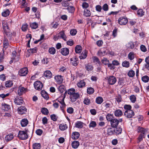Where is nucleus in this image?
<instances>
[{
  "instance_id": "obj_1",
  "label": "nucleus",
  "mask_w": 149,
  "mask_h": 149,
  "mask_svg": "<svg viewBox=\"0 0 149 149\" xmlns=\"http://www.w3.org/2000/svg\"><path fill=\"white\" fill-rule=\"evenodd\" d=\"M18 136L19 139L21 140H24L27 139L28 137L27 131H19L18 133Z\"/></svg>"
},
{
  "instance_id": "obj_2",
  "label": "nucleus",
  "mask_w": 149,
  "mask_h": 149,
  "mask_svg": "<svg viewBox=\"0 0 149 149\" xmlns=\"http://www.w3.org/2000/svg\"><path fill=\"white\" fill-rule=\"evenodd\" d=\"M134 115V112L132 110H127L124 113V115L125 117L128 118H132Z\"/></svg>"
},
{
  "instance_id": "obj_3",
  "label": "nucleus",
  "mask_w": 149,
  "mask_h": 149,
  "mask_svg": "<svg viewBox=\"0 0 149 149\" xmlns=\"http://www.w3.org/2000/svg\"><path fill=\"white\" fill-rule=\"evenodd\" d=\"M34 85L35 89L38 90H42L43 87L42 84L39 81L35 82L34 83Z\"/></svg>"
},
{
  "instance_id": "obj_4",
  "label": "nucleus",
  "mask_w": 149,
  "mask_h": 149,
  "mask_svg": "<svg viewBox=\"0 0 149 149\" xmlns=\"http://www.w3.org/2000/svg\"><path fill=\"white\" fill-rule=\"evenodd\" d=\"M28 72L27 68L25 67L20 69L19 71V74L21 76H25Z\"/></svg>"
},
{
  "instance_id": "obj_5",
  "label": "nucleus",
  "mask_w": 149,
  "mask_h": 149,
  "mask_svg": "<svg viewBox=\"0 0 149 149\" xmlns=\"http://www.w3.org/2000/svg\"><path fill=\"white\" fill-rule=\"evenodd\" d=\"M118 22L120 25H125L128 22V19L126 17H121L119 18Z\"/></svg>"
},
{
  "instance_id": "obj_6",
  "label": "nucleus",
  "mask_w": 149,
  "mask_h": 149,
  "mask_svg": "<svg viewBox=\"0 0 149 149\" xmlns=\"http://www.w3.org/2000/svg\"><path fill=\"white\" fill-rule=\"evenodd\" d=\"M116 78L113 76H109L108 79V82L109 84L110 85H113L116 82Z\"/></svg>"
},
{
  "instance_id": "obj_7",
  "label": "nucleus",
  "mask_w": 149,
  "mask_h": 149,
  "mask_svg": "<svg viewBox=\"0 0 149 149\" xmlns=\"http://www.w3.org/2000/svg\"><path fill=\"white\" fill-rule=\"evenodd\" d=\"M17 112L20 114H25L27 112V109L25 107L22 106L18 108Z\"/></svg>"
},
{
  "instance_id": "obj_8",
  "label": "nucleus",
  "mask_w": 149,
  "mask_h": 149,
  "mask_svg": "<svg viewBox=\"0 0 149 149\" xmlns=\"http://www.w3.org/2000/svg\"><path fill=\"white\" fill-rule=\"evenodd\" d=\"M136 130L138 132L141 133V134H145L146 132L147 131V129L139 126H136Z\"/></svg>"
},
{
  "instance_id": "obj_9",
  "label": "nucleus",
  "mask_w": 149,
  "mask_h": 149,
  "mask_svg": "<svg viewBox=\"0 0 149 149\" xmlns=\"http://www.w3.org/2000/svg\"><path fill=\"white\" fill-rule=\"evenodd\" d=\"M79 94L77 93H75L73 95L70 96V97L71 101L73 102H75L79 98Z\"/></svg>"
},
{
  "instance_id": "obj_10",
  "label": "nucleus",
  "mask_w": 149,
  "mask_h": 149,
  "mask_svg": "<svg viewBox=\"0 0 149 149\" xmlns=\"http://www.w3.org/2000/svg\"><path fill=\"white\" fill-rule=\"evenodd\" d=\"M110 122L111 126L113 128L116 127L119 123L118 120L116 118L113 119Z\"/></svg>"
},
{
  "instance_id": "obj_11",
  "label": "nucleus",
  "mask_w": 149,
  "mask_h": 149,
  "mask_svg": "<svg viewBox=\"0 0 149 149\" xmlns=\"http://www.w3.org/2000/svg\"><path fill=\"white\" fill-rule=\"evenodd\" d=\"M27 91V89L21 86H20L18 88L17 91L18 94L21 95H22L24 93Z\"/></svg>"
},
{
  "instance_id": "obj_12",
  "label": "nucleus",
  "mask_w": 149,
  "mask_h": 149,
  "mask_svg": "<svg viewBox=\"0 0 149 149\" xmlns=\"http://www.w3.org/2000/svg\"><path fill=\"white\" fill-rule=\"evenodd\" d=\"M58 37L59 38H62L64 40L66 41L67 37L65 35L64 31H62L58 34Z\"/></svg>"
},
{
  "instance_id": "obj_13",
  "label": "nucleus",
  "mask_w": 149,
  "mask_h": 149,
  "mask_svg": "<svg viewBox=\"0 0 149 149\" xmlns=\"http://www.w3.org/2000/svg\"><path fill=\"white\" fill-rule=\"evenodd\" d=\"M64 99L65 97H64L62 99H59L57 100L61 104V106H60V108L61 110L63 111V108L65 107L66 106V105L64 102Z\"/></svg>"
},
{
  "instance_id": "obj_14",
  "label": "nucleus",
  "mask_w": 149,
  "mask_h": 149,
  "mask_svg": "<svg viewBox=\"0 0 149 149\" xmlns=\"http://www.w3.org/2000/svg\"><path fill=\"white\" fill-rule=\"evenodd\" d=\"M23 101L22 98L21 97H16L15 99L14 102L17 105H22L23 103Z\"/></svg>"
},
{
  "instance_id": "obj_15",
  "label": "nucleus",
  "mask_w": 149,
  "mask_h": 149,
  "mask_svg": "<svg viewBox=\"0 0 149 149\" xmlns=\"http://www.w3.org/2000/svg\"><path fill=\"white\" fill-rule=\"evenodd\" d=\"M107 49L105 48H102L98 51L97 54L100 56H103L106 54Z\"/></svg>"
},
{
  "instance_id": "obj_16",
  "label": "nucleus",
  "mask_w": 149,
  "mask_h": 149,
  "mask_svg": "<svg viewBox=\"0 0 149 149\" xmlns=\"http://www.w3.org/2000/svg\"><path fill=\"white\" fill-rule=\"evenodd\" d=\"M70 61L72 64L74 66H76L78 64V58L75 57L71 58Z\"/></svg>"
},
{
  "instance_id": "obj_17",
  "label": "nucleus",
  "mask_w": 149,
  "mask_h": 149,
  "mask_svg": "<svg viewBox=\"0 0 149 149\" xmlns=\"http://www.w3.org/2000/svg\"><path fill=\"white\" fill-rule=\"evenodd\" d=\"M69 49L67 48H63L61 49V53L64 56L68 55L69 54Z\"/></svg>"
},
{
  "instance_id": "obj_18",
  "label": "nucleus",
  "mask_w": 149,
  "mask_h": 149,
  "mask_svg": "<svg viewBox=\"0 0 149 149\" xmlns=\"http://www.w3.org/2000/svg\"><path fill=\"white\" fill-rule=\"evenodd\" d=\"M52 73L49 70H47L44 73V77L48 79L51 78L52 77Z\"/></svg>"
},
{
  "instance_id": "obj_19",
  "label": "nucleus",
  "mask_w": 149,
  "mask_h": 149,
  "mask_svg": "<svg viewBox=\"0 0 149 149\" xmlns=\"http://www.w3.org/2000/svg\"><path fill=\"white\" fill-rule=\"evenodd\" d=\"M134 42L130 41L126 45V47L127 49H133L134 47Z\"/></svg>"
},
{
  "instance_id": "obj_20",
  "label": "nucleus",
  "mask_w": 149,
  "mask_h": 149,
  "mask_svg": "<svg viewBox=\"0 0 149 149\" xmlns=\"http://www.w3.org/2000/svg\"><path fill=\"white\" fill-rule=\"evenodd\" d=\"M3 28L4 32H7L9 29L8 23L5 21L2 22Z\"/></svg>"
},
{
  "instance_id": "obj_21",
  "label": "nucleus",
  "mask_w": 149,
  "mask_h": 149,
  "mask_svg": "<svg viewBox=\"0 0 149 149\" xmlns=\"http://www.w3.org/2000/svg\"><path fill=\"white\" fill-rule=\"evenodd\" d=\"M80 134L77 132H73L72 134V138L73 139H77L79 136Z\"/></svg>"
},
{
  "instance_id": "obj_22",
  "label": "nucleus",
  "mask_w": 149,
  "mask_h": 149,
  "mask_svg": "<svg viewBox=\"0 0 149 149\" xmlns=\"http://www.w3.org/2000/svg\"><path fill=\"white\" fill-rule=\"evenodd\" d=\"M87 51L85 50L82 52L79 57L81 59H84L86 58L87 56Z\"/></svg>"
},
{
  "instance_id": "obj_23",
  "label": "nucleus",
  "mask_w": 149,
  "mask_h": 149,
  "mask_svg": "<svg viewBox=\"0 0 149 149\" xmlns=\"http://www.w3.org/2000/svg\"><path fill=\"white\" fill-rule=\"evenodd\" d=\"M28 123V121L26 119H22L21 121V124L22 127L27 126Z\"/></svg>"
},
{
  "instance_id": "obj_24",
  "label": "nucleus",
  "mask_w": 149,
  "mask_h": 149,
  "mask_svg": "<svg viewBox=\"0 0 149 149\" xmlns=\"http://www.w3.org/2000/svg\"><path fill=\"white\" fill-rule=\"evenodd\" d=\"M68 126L66 124H61L59 126V129L61 131H64L68 128Z\"/></svg>"
},
{
  "instance_id": "obj_25",
  "label": "nucleus",
  "mask_w": 149,
  "mask_h": 149,
  "mask_svg": "<svg viewBox=\"0 0 149 149\" xmlns=\"http://www.w3.org/2000/svg\"><path fill=\"white\" fill-rule=\"evenodd\" d=\"M2 105V109L5 111H7L10 109V106L8 104L5 103H3Z\"/></svg>"
},
{
  "instance_id": "obj_26",
  "label": "nucleus",
  "mask_w": 149,
  "mask_h": 149,
  "mask_svg": "<svg viewBox=\"0 0 149 149\" xmlns=\"http://www.w3.org/2000/svg\"><path fill=\"white\" fill-rule=\"evenodd\" d=\"M13 138V134H10L7 135L5 137V140L6 142H8L11 140Z\"/></svg>"
},
{
  "instance_id": "obj_27",
  "label": "nucleus",
  "mask_w": 149,
  "mask_h": 149,
  "mask_svg": "<svg viewBox=\"0 0 149 149\" xmlns=\"http://www.w3.org/2000/svg\"><path fill=\"white\" fill-rule=\"evenodd\" d=\"M103 104L106 109L111 107L112 106V104L111 102H106L104 103Z\"/></svg>"
},
{
  "instance_id": "obj_28",
  "label": "nucleus",
  "mask_w": 149,
  "mask_h": 149,
  "mask_svg": "<svg viewBox=\"0 0 149 149\" xmlns=\"http://www.w3.org/2000/svg\"><path fill=\"white\" fill-rule=\"evenodd\" d=\"M54 79L57 82L60 83L63 81L62 77L61 75H58L55 77Z\"/></svg>"
},
{
  "instance_id": "obj_29",
  "label": "nucleus",
  "mask_w": 149,
  "mask_h": 149,
  "mask_svg": "<svg viewBox=\"0 0 149 149\" xmlns=\"http://www.w3.org/2000/svg\"><path fill=\"white\" fill-rule=\"evenodd\" d=\"M79 145V143L77 141H74L72 143V146L73 148H77Z\"/></svg>"
},
{
  "instance_id": "obj_30",
  "label": "nucleus",
  "mask_w": 149,
  "mask_h": 149,
  "mask_svg": "<svg viewBox=\"0 0 149 149\" xmlns=\"http://www.w3.org/2000/svg\"><path fill=\"white\" fill-rule=\"evenodd\" d=\"M84 123L81 121H77L76 123L75 126L78 128H81L83 127Z\"/></svg>"
},
{
  "instance_id": "obj_31",
  "label": "nucleus",
  "mask_w": 149,
  "mask_h": 149,
  "mask_svg": "<svg viewBox=\"0 0 149 149\" xmlns=\"http://www.w3.org/2000/svg\"><path fill=\"white\" fill-rule=\"evenodd\" d=\"M123 114V113L121 110L120 109L116 110L114 112V115L116 116L120 117Z\"/></svg>"
},
{
  "instance_id": "obj_32",
  "label": "nucleus",
  "mask_w": 149,
  "mask_h": 149,
  "mask_svg": "<svg viewBox=\"0 0 149 149\" xmlns=\"http://www.w3.org/2000/svg\"><path fill=\"white\" fill-rule=\"evenodd\" d=\"M107 134L109 135H113L115 132V130L113 128L110 127L107 129Z\"/></svg>"
},
{
  "instance_id": "obj_33",
  "label": "nucleus",
  "mask_w": 149,
  "mask_h": 149,
  "mask_svg": "<svg viewBox=\"0 0 149 149\" xmlns=\"http://www.w3.org/2000/svg\"><path fill=\"white\" fill-rule=\"evenodd\" d=\"M84 15L86 17L90 16L91 15V12L90 10L86 9H85Z\"/></svg>"
},
{
  "instance_id": "obj_34",
  "label": "nucleus",
  "mask_w": 149,
  "mask_h": 149,
  "mask_svg": "<svg viewBox=\"0 0 149 149\" xmlns=\"http://www.w3.org/2000/svg\"><path fill=\"white\" fill-rule=\"evenodd\" d=\"M75 89L73 88H72L69 89L67 91V93L68 94L70 95L71 96V95L74 94L76 92Z\"/></svg>"
},
{
  "instance_id": "obj_35",
  "label": "nucleus",
  "mask_w": 149,
  "mask_h": 149,
  "mask_svg": "<svg viewBox=\"0 0 149 149\" xmlns=\"http://www.w3.org/2000/svg\"><path fill=\"white\" fill-rule=\"evenodd\" d=\"M9 45V43L8 40L6 38H4L3 42V48L6 49L7 48Z\"/></svg>"
},
{
  "instance_id": "obj_36",
  "label": "nucleus",
  "mask_w": 149,
  "mask_h": 149,
  "mask_svg": "<svg viewBox=\"0 0 149 149\" xmlns=\"http://www.w3.org/2000/svg\"><path fill=\"white\" fill-rule=\"evenodd\" d=\"M82 50L81 47L79 45H77L75 47V51L77 53H79Z\"/></svg>"
},
{
  "instance_id": "obj_37",
  "label": "nucleus",
  "mask_w": 149,
  "mask_h": 149,
  "mask_svg": "<svg viewBox=\"0 0 149 149\" xmlns=\"http://www.w3.org/2000/svg\"><path fill=\"white\" fill-rule=\"evenodd\" d=\"M85 83L84 80H81L78 83L77 86L78 87L81 88L85 86Z\"/></svg>"
},
{
  "instance_id": "obj_38",
  "label": "nucleus",
  "mask_w": 149,
  "mask_h": 149,
  "mask_svg": "<svg viewBox=\"0 0 149 149\" xmlns=\"http://www.w3.org/2000/svg\"><path fill=\"white\" fill-rule=\"evenodd\" d=\"M33 149H40L41 144L40 143H35L33 145Z\"/></svg>"
},
{
  "instance_id": "obj_39",
  "label": "nucleus",
  "mask_w": 149,
  "mask_h": 149,
  "mask_svg": "<svg viewBox=\"0 0 149 149\" xmlns=\"http://www.w3.org/2000/svg\"><path fill=\"white\" fill-rule=\"evenodd\" d=\"M103 101V99L101 97H97L96 99V102L98 104H101Z\"/></svg>"
},
{
  "instance_id": "obj_40",
  "label": "nucleus",
  "mask_w": 149,
  "mask_h": 149,
  "mask_svg": "<svg viewBox=\"0 0 149 149\" xmlns=\"http://www.w3.org/2000/svg\"><path fill=\"white\" fill-rule=\"evenodd\" d=\"M107 120L109 121H111L113 119V116L112 114L109 113L106 116Z\"/></svg>"
},
{
  "instance_id": "obj_41",
  "label": "nucleus",
  "mask_w": 149,
  "mask_h": 149,
  "mask_svg": "<svg viewBox=\"0 0 149 149\" xmlns=\"http://www.w3.org/2000/svg\"><path fill=\"white\" fill-rule=\"evenodd\" d=\"M30 26L32 29H35L38 27V24L36 22H34L30 24Z\"/></svg>"
},
{
  "instance_id": "obj_42",
  "label": "nucleus",
  "mask_w": 149,
  "mask_h": 149,
  "mask_svg": "<svg viewBox=\"0 0 149 149\" xmlns=\"http://www.w3.org/2000/svg\"><path fill=\"white\" fill-rule=\"evenodd\" d=\"M41 111L43 114L45 115H47L49 113L48 110L45 108H42V109Z\"/></svg>"
},
{
  "instance_id": "obj_43",
  "label": "nucleus",
  "mask_w": 149,
  "mask_h": 149,
  "mask_svg": "<svg viewBox=\"0 0 149 149\" xmlns=\"http://www.w3.org/2000/svg\"><path fill=\"white\" fill-rule=\"evenodd\" d=\"M101 61L102 63L105 65H107L109 63V60L105 58H103L102 60Z\"/></svg>"
},
{
  "instance_id": "obj_44",
  "label": "nucleus",
  "mask_w": 149,
  "mask_h": 149,
  "mask_svg": "<svg viewBox=\"0 0 149 149\" xmlns=\"http://www.w3.org/2000/svg\"><path fill=\"white\" fill-rule=\"evenodd\" d=\"M85 68L88 71H90L93 69V67L91 65L87 64L85 65Z\"/></svg>"
},
{
  "instance_id": "obj_45",
  "label": "nucleus",
  "mask_w": 149,
  "mask_h": 149,
  "mask_svg": "<svg viewBox=\"0 0 149 149\" xmlns=\"http://www.w3.org/2000/svg\"><path fill=\"white\" fill-rule=\"evenodd\" d=\"M10 13V12L9 10L7 9L2 12V14L3 16L6 17L8 16L9 15Z\"/></svg>"
},
{
  "instance_id": "obj_46",
  "label": "nucleus",
  "mask_w": 149,
  "mask_h": 149,
  "mask_svg": "<svg viewBox=\"0 0 149 149\" xmlns=\"http://www.w3.org/2000/svg\"><path fill=\"white\" fill-rule=\"evenodd\" d=\"M94 90L92 87H89L87 89V92L89 94H93L94 92Z\"/></svg>"
},
{
  "instance_id": "obj_47",
  "label": "nucleus",
  "mask_w": 149,
  "mask_h": 149,
  "mask_svg": "<svg viewBox=\"0 0 149 149\" xmlns=\"http://www.w3.org/2000/svg\"><path fill=\"white\" fill-rule=\"evenodd\" d=\"M122 65L124 67L128 68L130 66V63L128 61H125L123 62Z\"/></svg>"
},
{
  "instance_id": "obj_48",
  "label": "nucleus",
  "mask_w": 149,
  "mask_h": 149,
  "mask_svg": "<svg viewBox=\"0 0 149 149\" xmlns=\"http://www.w3.org/2000/svg\"><path fill=\"white\" fill-rule=\"evenodd\" d=\"M58 89L61 93H62L65 91V86L63 85H60L58 87Z\"/></svg>"
},
{
  "instance_id": "obj_49",
  "label": "nucleus",
  "mask_w": 149,
  "mask_h": 149,
  "mask_svg": "<svg viewBox=\"0 0 149 149\" xmlns=\"http://www.w3.org/2000/svg\"><path fill=\"white\" fill-rule=\"evenodd\" d=\"M137 14L140 16H142L144 15V12L142 9H139L137 11Z\"/></svg>"
},
{
  "instance_id": "obj_50",
  "label": "nucleus",
  "mask_w": 149,
  "mask_h": 149,
  "mask_svg": "<svg viewBox=\"0 0 149 149\" xmlns=\"http://www.w3.org/2000/svg\"><path fill=\"white\" fill-rule=\"evenodd\" d=\"M13 84L12 81H9L6 82L5 86L7 87H11L13 85Z\"/></svg>"
},
{
  "instance_id": "obj_51",
  "label": "nucleus",
  "mask_w": 149,
  "mask_h": 149,
  "mask_svg": "<svg viewBox=\"0 0 149 149\" xmlns=\"http://www.w3.org/2000/svg\"><path fill=\"white\" fill-rule=\"evenodd\" d=\"M128 57L130 60H132L134 58L133 52H130L128 55Z\"/></svg>"
},
{
  "instance_id": "obj_52",
  "label": "nucleus",
  "mask_w": 149,
  "mask_h": 149,
  "mask_svg": "<svg viewBox=\"0 0 149 149\" xmlns=\"http://www.w3.org/2000/svg\"><path fill=\"white\" fill-rule=\"evenodd\" d=\"M97 124L94 121H91L89 125V127H95L96 126Z\"/></svg>"
},
{
  "instance_id": "obj_53",
  "label": "nucleus",
  "mask_w": 149,
  "mask_h": 149,
  "mask_svg": "<svg viewBox=\"0 0 149 149\" xmlns=\"http://www.w3.org/2000/svg\"><path fill=\"white\" fill-rule=\"evenodd\" d=\"M49 52L50 54H54L55 53L56 49L52 47L49 49Z\"/></svg>"
},
{
  "instance_id": "obj_54",
  "label": "nucleus",
  "mask_w": 149,
  "mask_h": 149,
  "mask_svg": "<svg viewBox=\"0 0 149 149\" xmlns=\"http://www.w3.org/2000/svg\"><path fill=\"white\" fill-rule=\"evenodd\" d=\"M92 59L93 60L94 62H96L98 64H100V62L99 61V59L96 56H93L92 57Z\"/></svg>"
},
{
  "instance_id": "obj_55",
  "label": "nucleus",
  "mask_w": 149,
  "mask_h": 149,
  "mask_svg": "<svg viewBox=\"0 0 149 149\" xmlns=\"http://www.w3.org/2000/svg\"><path fill=\"white\" fill-rule=\"evenodd\" d=\"M130 99L131 101L133 103H134L136 101V97L134 95L130 96Z\"/></svg>"
},
{
  "instance_id": "obj_56",
  "label": "nucleus",
  "mask_w": 149,
  "mask_h": 149,
  "mask_svg": "<svg viewBox=\"0 0 149 149\" xmlns=\"http://www.w3.org/2000/svg\"><path fill=\"white\" fill-rule=\"evenodd\" d=\"M28 29V25L27 24H23L22 27V29L23 31H26Z\"/></svg>"
},
{
  "instance_id": "obj_57",
  "label": "nucleus",
  "mask_w": 149,
  "mask_h": 149,
  "mask_svg": "<svg viewBox=\"0 0 149 149\" xmlns=\"http://www.w3.org/2000/svg\"><path fill=\"white\" fill-rule=\"evenodd\" d=\"M149 79V77L147 76H145L142 78V80L143 81L145 82H148Z\"/></svg>"
},
{
  "instance_id": "obj_58",
  "label": "nucleus",
  "mask_w": 149,
  "mask_h": 149,
  "mask_svg": "<svg viewBox=\"0 0 149 149\" xmlns=\"http://www.w3.org/2000/svg\"><path fill=\"white\" fill-rule=\"evenodd\" d=\"M128 75L129 77H132L135 75L134 72L132 70H131L129 72Z\"/></svg>"
},
{
  "instance_id": "obj_59",
  "label": "nucleus",
  "mask_w": 149,
  "mask_h": 149,
  "mask_svg": "<svg viewBox=\"0 0 149 149\" xmlns=\"http://www.w3.org/2000/svg\"><path fill=\"white\" fill-rule=\"evenodd\" d=\"M84 103L87 105H89L91 103L90 99L88 98H86L84 101Z\"/></svg>"
},
{
  "instance_id": "obj_60",
  "label": "nucleus",
  "mask_w": 149,
  "mask_h": 149,
  "mask_svg": "<svg viewBox=\"0 0 149 149\" xmlns=\"http://www.w3.org/2000/svg\"><path fill=\"white\" fill-rule=\"evenodd\" d=\"M50 117L51 119L54 121H56L57 119V117L55 114L51 115Z\"/></svg>"
},
{
  "instance_id": "obj_61",
  "label": "nucleus",
  "mask_w": 149,
  "mask_h": 149,
  "mask_svg": "<svg viewBox=\"0 0 149 149\" xmlns=\"http://www.w3.org/2000/svg\"><path fill=\"white\" fill-rule=\"evenodd\" d=\"M59 24L56 22H53L52 24V26L54 28L56 29V28Z\"/></svg>"
},
{
  "instance_id": "obj_62",
  "label": "nucleus",
  "mask_w": 149,
  "mask_h": 149,
  "mask_svg": "<svg viewBox=\"0 0 149 149\" xmlns=\"http://www.w3.org/2000/svg\"><path fill=\"white\" fill-rule=\"evenodd\" d=\"M67 111L68 113L70 114H72L73 113L74 109L70 107L67 109Z\"/></svg>"
},
{
  "instance_id": "obj_63",
  "label": "nucleus",
  "mask_w": 149,
  "mask_h": 149,
  "mask_svg": "<svg viewBox=\"0 0 149 149\" xmlns=\"http://www.w3.org/2000/svg\"><path fill=\"white\" fill-rule=\"evenodd\" d=\"M102 9L104 11H107L108 10V6L107 3L104 4L103 7Z\"/></svg>"
},
{
  "instance_id": "obj_64",
  "label": "nucleus",
  "mask_w": 149,
  "mask_h": 149,
  "mask_svg": "<svg viewBox=\"0 0 149 149\" xmlns=\"http://www.w3.org/2000/svg\"><path fill=\"white\" fill-rule=\"evenodd\" d=\"M140 49L142 51L144 52H145L147 51V49L146 47L143 45H141Z\"/></svg>"
}]
</instances>
